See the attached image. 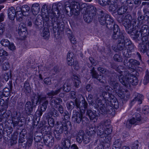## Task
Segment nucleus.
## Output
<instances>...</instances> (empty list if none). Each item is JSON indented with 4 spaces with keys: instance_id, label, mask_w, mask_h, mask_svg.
<instances>
[{
    "instance_id": "f257e3e1",
    "label": "nucleus",
    "mask_w": 149,
    "mask_h": 149,
    "mask_svg": "<svg viewBox=\"0 0 149 149\" xmlns=\"http://www.w3.org/2000/svg\"><path fill=\"white\" fill-rule=\"evenodd\" d=\"M112 131L109 120H104L97 126V134L99 138L103 142L108 143L111 140L109 135Z\"/></svg>"
},
{
    "instance_id": "f03ea898",
    "label": "nucleus",
    "mask_w": 149,
    "mask_h": 149,
    "mask_svg": "<svg viewBox=\"0 0 149 149\" xmlns=\"http://www.w3.org/2000/svg\"><path fill=\"white\" fill-rule=\"evenodd\" d=\"M116 70L121 74L118 76L120 82L126 88H130V84L133 85H136L138 84V81L137 78L134 75L125 71L122 66H118Z\"/></svg>"
},
{
    "instance_id": "7ed1b4c3",
    "label": "nucleus",
    "mask_w": 149,
    "mask_h": 149,
    "mask_svg": "<svg viewBox=\"0 0 149 149\" xmlns=\"http://www.w3.org/2000/svg\"><path fill=\"white\" fill-rule=\"evenodd\" d=\"M96 104L100 110L102 112V113H105L110 111V109H111L113 107L117 109L119 107V104L116 98L111 97L109 102L105 104V101H101L100 99L98 98L96 100Z\"/></svg>"
},
{
    "instance_id": "20e7f679",
    "label": "nucleus",
    "mask_w": 149,
    "mask_h": 149,
    "mask_svg": "<svg viewBox=\"0 0 149 149\" xmlns=\"http://www.w3.org/2000/svg\"><path fill=\"white\" fill-rule=\"evenodd\" d=\"M120 22H122L125 28L126 32L128 33H131L132 32L135 34L138 35L137 30H134V26L136 22V20L135 19H132V16L129 14H127L124 17H122Z\"/></svg>"
},
{
    "instance_id": "39448f33",
    "label": "nucleus",
    "mask_w": 149,
    "mask_h": 149,
    "mask_svg": "<svg viewBox=\"0 0 149 149\" xmlns=\"http://www.w3.org/2000/svg\"><path fill=\"white\" fill-rule=\"evenodd\" d=\"M75 105L77 109L79 110V109L80 113L79 112H76V118H75L77 122L79 123L82 118V113H85V111L87 107L88 104L85 100H82V102L78 101L76 98L75 99Z\"/></svg>"
},
{
    "instance_id": "423d86ee",
    "label": "nucleus",
    "mask_w": 149,
    "mask_h": 149,
    "mask_svg": "<svg viewBox=\"0 0 149 149\" xmlns=\"http://www.w3.org/2000/svg\"><path fill=\"white\" fill-rule=\"evenodd\" d=\"M100 14L99 15V21L101 24H106L108 28H112L114 20L111 16L107 14L104 13L102 11H100Z\"/></svg>"
},
{
    "instance_id": "0eeeda50",
    "label": "nucleus",
    "mask_w": 149,
    "mask_h": 149,
    "mask_svg": "<svg viewBox=\"0 0 149 149\" xmlns=\"http://www.w3.org/2000/svg\"><path fill=\"white\" fill-rule=\"evenodd\" d=\"M109 83L112 87L113 90L118 94L119 96L121 98L127 100L129 98L130 96L129 93L126 92L124 94L122 92L121 90L120 84L116 82V79L113 80L111 79Z\"/></svg>"
},
{
    "instance_id": "6e6552de",
    "label": "nucleus",
    "mask_w": 149,
    "mask_h": 149,
    "mask_svg": "<svg viewBox=\"0 0 149 149\" xmlns=\"http://www.w3.org/2000/svg\"><path fill=\"white\" fill-rule=\"evenodd\" d=\"M33 97L31 99V102H27L25 105V112L28 115H30L33 111V108L36 106L39 102V99L38 95H33Z\"/></svg>"
},
{
    "instance_id": "1a4fd4ad",
    "label": "nucleus",
    "mask_w": 149,
    "mask_h": 149,
    "mask_svg": "<svg viewBox=\"0 0 149 149\" xmlns=\"http://www.w3.org/2000/svg\"><path fill=\"white\" fill-rule=\"evenodd\" d=\"M46 132L43 137L44 143L46 146L51 148L54 145V139L51 134L52 132L51 130L46 131Z\"/></svg>"
},
{
    "instance_id": "9d476101",
    "label": "nucleus",
    "mask_w": 149,
    "mask_h": 149,
    "mask_svg": "<svg viewBox=\"0 0 149 149\" xmlns=\"http://www.w3.org/2000/svg\"><path fill=\"white\" fill-rule=\"evenodd\" d=\"M113 32L112 37L114 40H118V41H121L124 39V36L122 31H120L118 25L114 24L113 25Z\"/></svg>"
},
{
    "instance_id": "9b49d317",
    "label": "nucleus",
    "mask_w": 149,
    "mask_h": 149,
    "mask_svg": "<svg viewBox=\"0 0 149 149\" xmlns=\"http://www.w3.org/2000/svg\"><path fill=\"white\" fill-rule=\"evenodd\" d=\"M75 15H78L80 14L81 11L82 14H85L88 12L87 6L85 3H81L80 2L75 1Z\"/></svg>"
},
{
    "instance_id": "f8f14e48",
    "label": "nucleus",
    "mask_w": 149,
    "mask_h": 149,
    "mask_svg": "<svg viewBox=\"0 0 149 149\" xmlns=\"http://www.w3.org/2000/svg\"><path fill=\"white\" fill-rule=\"evenodd\" d=\"M55 22L52 23V26L53 27L54 31H57V32L63 31L64 30V22L62 20L59 19H57Z\"/></svg>"
},
{
    "instance_id": "ddd939ff",
    "label": "nucleus",
    "mask_w": 149,
    "mask_h": 149,
    "mask_svg": "<svg viewBox=\"0 0 149 149\" xmlns=\"http://www.w3.org/2000/svg\"><path fill=\"white\" fill-rule=\"evenodd\" d=\"M64 117V120H63L61 122L62 124H58L57 127L60 128L61 127H62L63 131H66L67 129V126H66V123H68V120L69 118V113L67 111H65L63 115Z\"/></svg>"
},
{
    "instance_id": "4468645a",
    "label": "nucleus",
    "mask_w": 149,
    "mask_h": 149,
    "mask_svg": "<svg viewBox=\"0 0 149 149\" xmlns=\"http://www.w3.org/2000/svg\"><path fill=\"white\" fill-rule=\"evenodd\" d=\"M133 118L132 119L134 120L135 125H139L144 122L145 120H144L140 114L138 112L135 113L133 115Z\"/></svg>"
},
{
    "instance_id": "2eb2a0df",
    "label": "nucleus",
    "mask_w": 149,
    "mask_h": 149,
    "mask_svg": "<svg viewBox=\"0 0 149 149\" xmlns=\"http://www.w3.org/2000/svg\"><path fill=\"white\" fill-rule=\"evenodd\" d=\"M87 113L91 120L94 122H96L98 118L99 114L96 111L93 112L91 110H87Z\"/></svg>"
},
{
    "instance_id": "dca6fc26",
    "label": "nucleus",
    "mask_w": 149,
    "mask_h": 149,
    "mask_svg": "<svg viewBox=\"0 0 149 149\" xmlns=\"http://www.w3.org/2000/svg\"><path fill=\"white\" fill-rule=\"evenodd\" d=\"M49 16L50 17V18L52 19V22H55L57 19L58 18L59 16V11L57 9L54 11L53 10L51 11V12L47 13Z\"/></svg>"
},
{
    "instance_id": "f3484780",
    "label": "nucleus",
    "mask_w": 149,
    "mask_h": 149,
    "mask_svg": "<svg viewBox=\"0 0 149 149\" xmlns=\"http://www.w3.org/2000/svg\"><path fill=\"white\" fill-rule=\"evenodd\" d=\"M36 95L38 96L39 99V101L40 103L43 102V103L42 104L41 109L42 111H45L47 108V105L48 104V101L46 100V97H40L38 94Z\"/></svg>"
},
{
    "instance_id": "a211bd4d",
    "label": "nucleus",
    "mask_w": 149,
    "mask_h": 149,
    "mask_svg": "<svg viewBox=\"0 0 149 149\" xmlns=\"http://www.w3.org/2000/svg\"><path fill=\"white\" fill-rule=\"evenodd\" d=\"M21 7L17 6L15 9V15L17 20L19 22H21L22 20V18L24 14L21 10Z\"/></svg>"
},
{
    "instance_id": "6ab92c4d",
    "label": "nucleus",
    "mask_w": 149,
    "mask_h": 149,
    "mask_svg": "<svg viewBox=\"0 0 149 149\" xmlns=\"http://www.w3.org/2000/svg\"><path fill=\"white\" fill-rule=\"evenodd\" d=\"M117 0H109L108 5H109V10L111 11H115L118 7Z\"/></svg>"
},
{
    "instance_id": "aec40b11",
    "label": "nucleus",
    "mask_w": 149,
    "mask_h": 149,
    "mask_svg": "<svg viewBox=\"0 0 149 149\" xmlns=\"http://www.w3.org/2000/svg\"><path fill=\"white\" fill-rule=\"evenodd\" d=\"M74 54L72 52H69L67 56V61L68 64L70 66H72L74 64ZM73 66H74L73 65Z\"/></svg>"
},
{
    "instance_id": "412c9836",
    "label": "nucleus",
    "mask_w": 149,
    "mask_h": 149,
    "mask_svg": "<svg viewBox=\"0 0 149 149\" xmlns=\"http://www.w3.org/2000/svg\"><path fill=\"white\" fill-rule=\"evenodd\" d=\"M26 28L25 25L22 23H21L19 26L18 30L19 35L24 37L26 35Z\"/></svg>"
},
{
    "instance_id": "4be33fe9",
    "label": "nucleus",
    "mask_w": 149,
    "mask_h": 149,
    "mask_svg": "<svg viewBox=\"0 0 149 149\" xmlns=\"http://www.w3.org/2000/svg\"><path fill=\"white\" fill-rule=\"evenodd\" d=\"M102 95L104 99V100H101L99 99V98H98L97 97L95 99V102H96V100H97L98 98H99V99L101 101H102L103 100H104L105 101V104L106 103H107V102H109V100H111V98L112 97H114L113 95H110L109 93H107L106 92H102Z\"/></svg>"
},
{
    "instance_id": "5701e85b",
    "label": "nucleus",
    "mask_w": 149,
    "mask_h": 149,
    "mask_svg": "<svg viewBox=\"0 0 149 149\" xmlns=\"http://www.w3.org/2000/svg\"><path fill=\"white\" fill-rule=\"evenodd\" d=\"M62 101L61 99L60 98H54L51 101V104L52 107L57 108L58 106L60 105Z\"/></svg>"
},
{
    "instance_id": "b1692460",
    "label": "nucleus",
    "mask_w": 149,
    "mask_h": 149,
    "mask_svg": "<svg viewBox=\"0 0 149 149\" xmlns=\"http://www.w3.org/2000/svg\"><path fill=\"white\" fill-rule=\"evenodd\" d=\"M15 9L14 7H11L8 10V16L10 19H14L15 15Z\"/></svg>"
},
{
    "instance_id": "393cba45",
    "label": "nucleus",
    "mask_w": 149,
    "mask_h": 149,
    "mask_svg": "<svg viewBox=\"0 0 149 149\" xmlns=\"http://www.w3.org/2000/svg\"><path fill=\"white\" fill-rule=\"evenodd\" d=\"M63 129L61 127L60 128L57 127L54 132L55 138L57 140H60L61 139V135L63 132Z\"/></svg>"
},
{
    "instance_id": "a878e982",
    "label": "nucleus",
    "mask_w": 149,
    "mask_h": 149,
    "mask_svg": "<svg viewBox=\"0 0 149 149\" xmlns=\"http://www.w3.org/2000/svg\"><path fill=\"white\" fill-rule=\"evenodd\" d=\"M143 97V96L142 94H137L136 96L131 101V104H134L136 101H137L139 104H141Z\"/></svg>"
},
{
    "instance_id": "bb28decb",
    "label": "nucleus",
    "mask_w": 149,
    "mask_h": 149,
    "mask_svg": "<svg viewBox=\"0 0 149 149\" xmlns=\"http://www.w3.org/2000/svg\"><path fill=\"white\" fill-rule=\"evenodd\" d=\"M40 6L39 4L36 3L33 4L31 7V11L33 15H37L40 10Z\"/></svg>"
},
{
    "instance_id": "cd10ccee",
    "label": "nucleus",
    "mask_w": 149,
    "mask_h": 149,
    "mask_svg": "<svg viewBox=\"0 0 149 149\" xmlns=\"http://www.w3.org/2000/svg\"><path fill=\"white\" fill-rule=\"evenodd\" d=\"M84 19L85 22L87 23H90L91 22L93 17L95 16H93L91 14L88 13V12H87V13L83 14Z\"/></svg>"
},
{
    "instance_id": "c85d7f7f",
    "label": "nucleus",
    "mask_w": 149,
    "mask_h": 149,
    "mask_svg": "<svg viewBox=\"0 0 149 149\" xmlns=\"http://www.w3.org/2000/svg\"><path fill=\"white\" fill-rule=\"evenodd\" d=\"M123 142L119 139L116 140L113 143L112 149H120L122 146Z\"/></svg>"
},
{
    "instance_id": "c756f323",
    "label": "nucleus",
    "mask_w": 149,
    "mask_h": 149,
    "mask_svg": "<svg viewBox=\"0 0 149 149\" xmlns=\"http://www.w3.org/2000/svg\"><path fill=\"white\" fill-rule=\"evenodd\" d=\"M21 8V10L24 14V16H26L29 15L30 12V8L27 5H24Z\"/></svg>"
},
{
    "instance_id": "7c9ffc66",
    "label": "nucleus",
    "mask_w": 149,
    "mask_h": 149,
    "mask_svg": "<svg viewBox=\"0 0 149 149\" xmlns=\"http://www.w3.org/2000/svg\"><path fill=\"white\" fill-rule=\"evenodd\" d=\"M5 101L3 99H0V111L2 112L4 111L5 112L7 108L8 107V104L7 102L4 103Z\"/></svg>"
},
{
    "instance_id": "2f4dec72",
    "label": "nucleus",
    "mask_w": 149,
    "mask_h": 149,
    "mask_svg": "<svg viewBox=\"0 0 149 149\" xmlns=\"http://www.w3.org/2000/svg\"><path fill=\"white\" fill-rule=\"evenodd\" d=\"M96 129L95 127L91 126L86 130V133L89 136H92L95 134Z\"/></svg>"
},
{
    "instance_id": "473e14b6",
    "label": "nucleus",
    "mask_w": 149,
    "mask_h": 149,
    "mask_svg": "<svg viewBox=\"0 0 149 149\" xmlns=\"http://www.w3.org/2000/svg\"><path fill=\"white\" fill-rule=\"evenodd\" d=\"M129 68L133 67L135 66L139 65H140V62L136 60L131 59L129 60Z\"/></svg>"
},
{
    "instance_id": "72a5a7b5",
    "label": "nucleus",
    "mask_w": 149,
    "mask_h": 149,
    "mask_svg": "<svg viewBox=\"0 0 149 149\" xmlns=\"http://www.w3.org/2000/svg\"><path fill=\"white\" fill-rule=\"evenodd\" d=\"M61 143L63 146L66 148H69L70 146V140L66 138H64L62 139Z\"/></svg>"
},
{
    "instance_id": "f704fd0d",
    "label": "nucleus",
    "mask_w": 149,
    "mask_h": 149,
    "mask_svg": "<svg viewBox=\"0 0 149 149\" xmlns=\"http://www.w3.org/2000/svg\"><path fill=\"white\" fill-rule=\"evenodd\" d=\"M69 7L70 9V12L72 15L74 13V0H70L69 1Z\"/></svg>"
},
{
    "instance_id": "c9c22d12",
    "label": "nucleus",
    "mask_w": 149,
    "mask_h": 149,
    "mask_svg": "<svg viewBox=\"0 0 149 149\" xmlns=\"http://www.w3.org/2000/svg\"><path fill=\"white\" fill-rule=\"evenodd\" d=\"M24 90L26 94L29 93L31 91L30 85L27 81H26L24 83Z\"/></svg>"
},
{
    "instance_id": "e433bc0d",
    "label": "nucleus",
    "mask_w": 149,
    "mask_h": 149,
    "mask_svg": "<svg viewBox=\"0 0 149 149\" xmlns=\"http://www.w3.org/2000/svg\"><path fill=\"white\" fill-rule=\"evenodd\" d=\"M84 132L82 130L79 131L76 137V140L79 143H81L83 141Z\"/></svg>"
},
{
    "instance_id": "4c0bfd02",
    "label": "nucleus",
    "mask_w": 149,
    "mask_h": 149,
    "mask_svg": "<svg viewBox=\"0 0 149 149\" xmlns=\"http://www.w3.org/2000/svg\"><path fill=\"white\" fill-rule=\"evenodd\" d=\"M123 40L118 41L117 47L118 49L120 50H122L125 48H126V46L124 43Z\"/></svg>"
},
{
    "instance_id": "58836bf2",
    "label": "nucleus",
    "mask_w": 149,
    "mask_h": 149,
    "mask_svg": "<svg viewBox=\"0 0 149 149\" xmlns=\"http://www.w3.org/2000/svg\"><path fill=\"white\" fill-rule=\"evenodd\" d=\"M61 88L57 89L55 91H52L47 93V95L49 97L58 94L61 91Z\"/></svg>"
},
{
    "instance_id": "ea45409f",
    "label": "nucleus",
    "mask_w": 149,
    "mask_h": 149,
    "mask_svg": "<svg viewBox=\"0 0 149 149\" xmlns=\"http://www.w3.org/2000/svg\"><path fill=\"white\" fill-rule=\"evenodd\" d=\"M127 10V8L125 6L123 5L120 7L118 10V13L121 15L125 13Z\"/></svg>"
},
{
    "instance_id": "a19ab883",
    "label": "nucleus",
    "mask_w": 149,
    "mask_h": 149,
    "mask_svg": "<svg viewBox=\"0 0 149 149\" xmlns=\"http://www.w3.org/2000/svg\"><path fill=\"white\" fill-rule=\"evenodd\" d=\"M90 73L92 76L93 78H95L98 79L99 75L98 74L96 71L95 70L94 68H93L90 70Z\"/></svg>"
},
{
    "instance_id": "79ce46f5",
    "label": "nucleus",
    "mask_w": 149,
    "mask_h": 149,
    "mask_svg": "<svg viewBox=\"0 0 149 149\" xmlns=\"http://www.w3.org/2000/svg\"><path fill=\"white\" fill-rule=\"evenodd\" d=\"M50 35V33L48 29H45L43 30V33L42 36L45 39H48L49 38Z\"/></svg>"
},
{
    "instance_id": "37998d69",
    "label": "nucleus",
    "mask_w": 149,
    "mask_h": 149,
    "mask_svg": "<svg viewBox=\"0 0 149 149\" xmlns=\"http://www.w3.org/2000/svg\"><path fill=\"white\" fill-rule=\"evenodd\" d=\"M49 114L55 117H57L58 116V113L56 110L52 108L51 109L50 112L49 113Z\"/></svg>"
},
{
    "instance_id": "c03bdc74",
    "label": "nucleus",
    "mask_w": 149,
    "mask_h": 149,
    "mask_svg": "<svg viewBox=\"0 0 149 149\" xmlns=\"http://www.w3.org/2000/svg\"><path fill=\"white\" fill-rule=\"evenodd\" d=\"M10 73H6L3 74L0 77V79L1 80H3V79H4L5 81H7L8 80L9 78V76Z\"/></svg>"
},
{
    "instance_id": "a18cd8bd",
    "label": "nucleus",
    "mask_w": 149,
    "mask_h": 149,
    "mask_svg": "<svg viewBox=\"0 0 149 149\" xmlns=\"http://www.w3.org/2000/svg\"><path fill=\"white\" fill-rule=\"evenodd\" d=\"M134 121L132 119L128 120L126 122V127L129 129H130L132 125H135Z\"/></svg>"
},
{
    "instance_id": "49530a36",
    "label": "nucleus",
    "mask_w": 149,
    "mask_h": 149,
    "mask_svg": "<svg viewBox=\"0 0 149 149\" xmlns=\"http://www.w3.org/2000/svg\"><path fill=\"white\" fill-rule=\"evenodd\" d=\"M90 11L88 13L91 14L93 16H95L97 12L96 8L93 6H90Z\"/></svg>"
},
{
    "instance_id": "de8ad7c7",
    "label": "nucleus",
    "mask_w": 149,
    "mask_h": 149,
    "mask_svg": "<svg viewBox=\"0 0 149 149\" xmlns=\"http://www.w3.org/2000/svg\"><path fill=\"white\" fill-rule=\"evenodd\" d=\"M0 43L2 45L5 47H8L10 44L9 41L8 40L5 39H2L1 40Z\"/></svg>"
},
{
    "instance_id": "09e8293b",
    "label": "nucleus",
    "mask_w": 149,
    "mask_h": 149,
    "mask_svg": "<svg viewBox=\"0 0 149 149\" xmlns=\"http://www.w3.org/2000/svg\"><path fill=\"white\" fill-rule=\"evenodd\" d=\"M67 108L69 110H72L74 106V102L72 101L68 102L66 104Z\"/></svg>"
},
{
    "instance_id": "8fccbe9b",
    "label": "nucleus",
    "mask_w": 149,
    "mask_h": 149,
    "mask_svg": "<svg viewBox=\"0 0 149 149\" xmlns=\"http://www.w3.org/2000/svg\"><path fill=\"white\" fill-rule=\"evenodd\" d=\"M10 67V64L8 61H6L3 63L2 65V69L5 71L8 70Z\"/></svg>"
},
{
    "instance_id": "3c124183",
    "label": "nucleus",
    "mask_w": 149,
    "mask_h": 149,
    "mask_svg": "<svg viewBox=\"0 0 149 149\" xmlns=\"http://www.w3.org/2000/svg\"><path fill=\"white\" fill-rule=\"evenodd\" d=\"M42 17L44 21L47 22L49 20V17L48 13L43 12L42 14Z\"/></svg>"
},
{
    "instance_id": "603ef678",
    "label": "nucleus",
    "mask_w": 149,
    "mask_h": 149,
    "mask_svg": "<svg viewBox=\"0 0 149 149\" xmlns=\"http://www.w3.org/2000/svg\"><path fill=\"white\" fill-rule=\"evenodd\" d=\"M10 91L9 88H5L3 89L2 93L4 96L7 97L10 95Z\"/></svg>"
},
{
    "instance_id": "864d4df0",
    "label": "nucleus",
    "mask_w": 149,
    "mask_h": 149,
    "mask_svg": "<svg viewBox=\"0 0 149 149\" xmlns=\"http://www.w3.org/2000/svg\"><path fill=\"white\" fill-rule=\"evenodd\" d=\"M81 83L80 77L78 76L75 75V87H78Z\"/></svg>"
},
{
    "instance_id": "5fc2aeb1",
    "label": "nucleus",
    "mask_w": 149,
    "mask_h": 149,
    "mask_svg": "<svg viewBox=\"0 0 149 149\" xmlns=\"http://www.w3.org/2000/svg\"><path fill=\"white\" fill-rule=\"evenodd\" d=\"M109 0H98L99 3L101 6H104L108 5Z\"/></svg>"
},
{
    "instance_id": "6e6d98bb",
    "label": "nucleus",
    "mask_w": 149,
    "mask_h": 149,
    "mask_svg": "<svg viewBox=\"0 0 149 149\" xmlns=\"http://www.w3.org/2000/svg\"><path fill=\"white\" fill-rule=\"evenodd\" d=\"M113 59L115 61L118 62H121L123 61L122 57L118 54H116L114 55L113 56Z\"/></svg>"
},
{
    "instance_id": "4d7b16f0",
    "label": "nucleus",
    "mask_w": 149,
    "mask_h": 149,
    "mask_svg": "<svg viewBox=\"0 0 149 149\" xmlns=\"http://www.w3.org/2000/svg\"><path fill=\"white\" fill-rule=\"evenodd\" d=\"M122 50L123 54L124 56L127 58H129L131 57V55L129 54V52L127 49H126V48H125Z\"/></svg>"
},
{
    "instance_id": "13d9d810",
    "label": "nucleus",
    "mask_w": 149,
    "mask_h": 149,
    "mask_svg": "<svg viewBox=\"0 0 149 149\" xmlns=\"http://www.w3.org/2000/svg\"><path fill=\"white\" fill-rule=\"evenodd\" d=\"M97 70L98 71L100 72L102 74H107L109 73L108 70L104 68L101 67H98Z\"/></svg>"
},
{
    "instance_id": "bf43d9fd",
    "label": "nucleus",
    "mask_w": 149,
    "mask_h": 149,
    "mask_svg": "<svg viewBox=\"0 0 149 149\" xmlns=\"http://www.w3.org/2000/svg\"><path fill=\"white\" fill-rule=\"evenodd\" d=\"M83 141L84 143L87 144L90 141V138L89 136L84 134V135H83Z\"/></svg>"
},
{
    "instance_id": "052dcab7",
    "label": "nucleus",
    "mask_w": 149,
    "mask_h": 149,
    "mask_svg": "<svg viewBox=\"0 0 149 149\" xmlns=\"http://www.w3.org/2000/svg\"><path fill=\"white\" fill-rule=\"evenodd\" d=\"M63 89L64 91L68 92L70 90L71 87L70 86L68 85L67 83H65L63 85Z\"/></svg>"
},
{
    "instance_id": "680f3d73",
    "label": "nucleus",
    "mask_w": 149,
    "mask_h": 149,
    "mask_svg": "<svg viewBox=\"0 0 149 149\" xmlns=\"http://www.w3.org/2000/svg\"><path fill=\"white\" fill-rule=\"evenodd\" d=\"M147 46L148 45L147 44L141 45L140 47V51L143 53L146 52L147 51Z\"/></svg>"
},
{
    "instance_id": "e2e57ef3",
    "label": "nucleus",
    "mask_w": 149,
    "mask_h": 149,
    "mask_svg": "<svg viewBox=\"0 0 149 149\" xmlns=\"http://www.w3.org/2000/svg\"><path fill=\"white\" fill-rule=\"evenodd\" d=\"M48 124L51 127H53L54 125V121L53 118H49L48 121Z\"/></svg>"
},
{
    "instance_id": "0e129e2a",
    "label": "nucleus",
    "mask_w": 149,
    "mask_h": 149,
    "mask_svg": "<svg viewBox=\"0 0 149 149\" xmlns=\"http://www.w3.org/2000/svg\"><path fill=\"white\" fill-rule=\"evenodd\" d=\"M126 49L129 52H131L134 51V46L132 43H131L126 46Z\"/></svg>"
},
{
    "instance_id": "69168bd1",
    "label": "nucleus",
    "mask_w": 149,
    "mask_h": 149,
    "mask_svg": "<svg viewBox=\"0 0 149 149\" xmlns=\"http://www.w3.org/2000/svg\"><path fill=\"white\" fill-rule=\"evenodd\" d=\"M19 119L14 118H12V123L13 124V127H16L18 125L19 123Z\"/></svg>"
},
{
    "instance_id": "338daca9",
    "label": "nucleus",
    "mask_w": 149,
    "mask_h": 149,
    "mask_svg": "<svg viewBox=\"0 0 149 149\" xmlns=\"http://www.w3.org/2000/svg\"><path fill=\"white\" fill-rule=\"evenodd\" d=\"M21 114L20 113L17 112H14V114L12 116V118H14L16 119H19L20 118Z\"/></svg>"
},
{
    "instance_id": "774afa93",
    "label": "nucleus",
    "mask_w": 149,
    "mask_h": 149,
    "mask_svg": "<svg viewBox=\"0 0 149 149\" xmlns=\"http://www.w3.org/2000/svg\"><path fill=\"white\" fill-rule=\"evenodd\" d=\"M142 111L145 114H147L149 113V107L148 106H145L142 109Z\"/></svg>"
}]
</instances>
